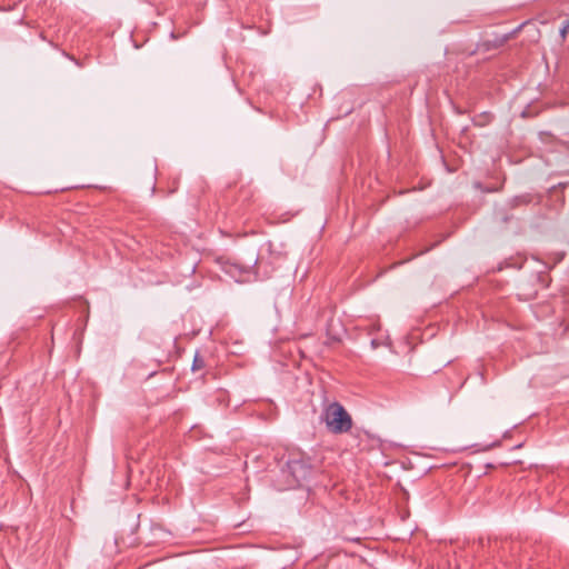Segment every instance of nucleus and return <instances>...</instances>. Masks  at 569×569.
I'll return each mask as SVG.
<instances>
[{
	"mask_svg": "<svg viewBox=\"0 0 569 569\" xmlns=\"http://www.w3.org/2000/svg\"><path fill=\"white\" fill-rule=\"evenodd\" d=\"M321 421L327 429L336 435L348 432L352 427V419L342 405L335 401L329 403L321 413Z\"/></svg>",
	"mask_w": 569,
	"mask_h": 569,
	"instance_id": "obj_1",
	"label": "nucleus"
},
{
	"mask_svg": "<svg viewBox=\"0 0 569 569\" xmlns=\"http://www.w3.org/2000/svg\"><path fill=\"white\" fill-rule=\"evenodd\" d=\"M287 472L296 485L301 486L312 475L311 466L303 459H291L287 462Z\"/></svg>",
	"mask_w": 569,
	"mask_h": 569,
	"instance_id": "obj_2",
	"label": "nucleus"
},
{
	"mask_svg": "<svg viewBox=\"0 0 569 569\" xmlns=\"http://www.w3.org/2000/svg\"><path fill=\"white\" fill-rule=\"evenodd\" d=\"M204 367V361L201 357L198 355L194 356L193 362H192V371L199 370Z\"/></svg>",
	"mask_w": 569,
	"mask_h": 569,
	"instance_id": "obj_3",
	"label": "nucleus"
},
{
	"mask_svg": "<svg viewBox=\"0 0 569 569\" xmlns=\"http://www.w3.org/2000/svg\"><path fill=\"white\" fill-rule=\"evenodd\" d=\"M568 31H569V20H567L565 22V24L562 26V28L560 29V36L562 38H565Z\"/></svg>",
	"mask_w": 569,
	"mask_h": 569,
	"instance_id": "obj_4",
	"label": "nucleus"
},
{
	"mask_svg": "<svg viewBox=\"0 0 569 569\" xmlns=\"http://www.w3.org/2000/svg\"><path fill=\"white\" fill-rule=\"evenodd\" d=\"M371 343H372V346H373V347H376V346H377L376 340H372V341H371Z\"/></svg>",
	"mask_w": 569,
	"mask_h": 569,
	"instance_id": "obj_5",
	"label": "nucleus"
}]
</instances>
